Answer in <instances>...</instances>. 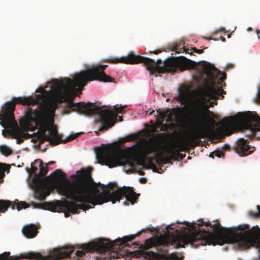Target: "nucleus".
<instances>
[{
	"instance_id": "obj_1",
	"label": "nucleus",
	"mask_w": 260,
	"mask_h": 260,
	"mask_svg": "<svg viewBox=\"0 0 260 260\" xmlns=\"http://www.w3.org/2000/svg\"><path fill=\"white\" fill-rule=\"evenodd\" d=\"M92 168L82 169L77 171L75 179L72 182L66 178V175L60 170H56L47 178L58 192L73 201H60L44 203L45 209L52 212H61L66 209L73 214L79 213L80 209L88 210L91 207L111 202L113 204L119 202L123 197L134 204L138 199L137 194L133 187L123 186L116 190V184L109 183L106 187L99 185L102 189L101 192L96 183L91 177Z\"/></svg>"
},
{
	"instance_id": "obj_2",
	"label": "nucleus",
	"mask_w": 260,
	"mask_h": 260,
	"mask_svg": "<svg viewBox=\"0 0 260 260\" xmlns=\"http://www.w3.org/2000/svg\"><path fill=\"white\" fill-rule=\"evenodd\" d=\"M213 224L210 221L198 220V223H189L184 221L183 224L192 228L194 231L190 234L179 233L171 237H165L160 240V245L168 247L174 245L176 248L184 247V245L193 244L204 245H215L220 240L229 243H238L239 247H244V224L236 227L226 228L220 225L218 220L214 221Z\"/></svg>"
},
{
	"instance_id": "obj_3",
	"label": "nucleus",
	"mask_w": 260,
	"mask_h": 260,
	"mask_svg": "<svg viewBox=\"0 0 260 260\" xmlns=\"http://www.w3.org/2000/svg\"><path fill=\"white\" fill-rule=\"evenodd\" d=\"M102 61L111 63L121 62L126 64H138L143 63L147 70L149 71L151 75L174 73L176 72L177 69L181 72L187 70L194 69L197 68L198 64L197 62L181 56L179 57L168 58L164 61V65L160 67L158 64L162 63L161 59H158L155 62L152 59L135 55L133 53L120 58H109L104 59Z\"/></svg>"
},
{
	"instance_id": "obj_4",
	"label": "nucleus",
	"mask_w": 260,
	"mask_h": 260,
	"mask_svg": "<svg viewBox=\"0 0 260 260\" xmlns=\"http://www.w3.org/2000/svg\"><path fill=\"white\" fill-rule=\"evenodd\" d=\"M108 65L96 64L90 69L75 74L73 79L67 78L63 80L53 81L52 88L60 95H66L76 87L82 88L88 81L98 80L104 82H113L114 79L104 72Z\"/></svg>"
},
{
	"instance_id": "obj_5",
	"label": "nucleus",
	"mask_w": 260,
	"mask_h": 260,
	"mask_svg": "<svg viewBox=\"0 0 260 260\" xmlns=\"http://www.w3.org/2000/svg\"><path fill=\"white\" fill-rule=\"evenodd\" d=\"M68 108L72 111L77 112L86 116L99 115L102 126L99 131L107 130L112 127L116 122L117 114L114 111L110 109H104L107 106L100 107L96 106L95 103L84 102L74 103L70 100L68 103Z\"/></svg>"
},
{
	"instance_id": "obj_6",
	"label": "nucleus",
	"mask_w": 260,
	"mask_h": 260,
	"mask_svg": "<svg viewBox=\"0 0 260 260\" xmlns=\"http://www.w3.org/2000/svg\"><path fill=\"white\" fill-rule=\"evenodd\" d=\"M205 100V98L203 97L202 99H198L192 103L189 120L190 124L197 128L191 135L192 139L194 140L206 138L209 134L206 125L208 115L213 114V113L208 109Z\"/></svg>"
},
{
	"instance_id": "obj_7",
	"label": "nucleus",
	"mask_w": 260,
	"mask_h": 260,
	"mask_svg": "<svg viewBox=\"0 0 260 260\" xmlns=\"http://www.w3.org/2000/svg\"><path fill=\"white\" fill-rule=\"evenodd\" d=\"M160 240L152 238L147 239L144 245L133 252L137 257H144L148 260H178V257L175 254H169L167 249L159 248Z\"/></svg>"
},
{
	"instance_id": "obj_8",
	"label": "nucleus",
	"mask_w": 260,
	"mask_h": 260,
	"mask_svg": "<svg viewBox=\"0 0 260 260\" xmlns=\"http://www.w3.org/2000/svg\"><path fill=\"white\" fill-rule=\"evenodd\" d=\"M48 128L46 125L42 126L37 133L33 134L35 138L31 141L34 143L38 142L39 145L44 143L45 141H48L51 145L55 146L60 143H66L74 140L82 134V133H77L70 135L66 139L62 140L61 136L58 133L55 127H50L48 129V134H46Z\"/></svg>"
},
{
	"instance_id": "obj_9",
	"label": "nucleus",
	"mask_w": 260,
	"mask_h": 260,
	"mask_svg": "<svg viewBox=\"0 0 260 260\" xmlns=\"http://www.w3.org/2000/svg\"><path fill=\"white\" fill-rule=\"evenodd\" d=\"M107 151V148H98L96 156L98 163L112 168L122 165L123 162L127 161L126 155L121 151H113L110 153Z\"/></svg>"
},
{
	"instance_id": "obj_10",
	"label": "nucleus",
	"mask_w": 260,
	"mask_h": 260,
	"mask_svg": "<svg viewBox=\"0 0 260 260\" xmlns=\"http://www.w3.org/2000/svg\"><path fill=\"white\" fill-rule=\"evenodd\" d=\"M28 99H23V98H15L13 101L8 103L3 110V114L1 116V125L4 128H11L15 125L14 111L15 109L16 104H21L25 105L28 103Z\"/></svg>"
},
{
	"instance_id": "obj_11",
	"label": "nucleus",
	"mask_w": 260,
	"mask_h": 260,
	"mask_svg": "<svg viewBox=\"0 0 260 260\" xmlns=\"http://www.w3.org/2000/svg\"><path fill=\"white\" fill-rule=\"evenodd\" d=\"M20 125L22 128H20L17 125V122H15V125L11 127L10 133L13 138L22 137L24 139H28L35 138L33 134L30 135L25 133L29 131H34L35 126H30V121L28 119L20 121Z\"/></svg>"
},
{
	"instance_id": "obj_12",
	"label": "nucleus",
	"mask_w": 260,
	"mask_h": 260,
	"mask_svg": "<svg viewBox=\"0 0 260 260\" xmlns=\"http://www.w3.org/2000/svg\"><path fill=\"white\" fill-rule=\"evenodd\" d=\"M221 123L224 128L231 129L232 132L236 130L243 131L244 112L238 113L234 116L224 118Z\"/></svg>"
},
{
	"instance_id": "obj_13",
	"label": "nucleus",
	"mask_w": 260,
	"mask_h": 260,
	"mask_svg": "<svg viewBox=\"0 0 260 260\" xmlns=\"http://www.w3.org/2000/svg\"><path fill=\"white\" fill-rule=\"evenodd\" d=\"M247 129L251 133L260 131V116L256 112L245 111V133Z\"/></svg>"
},
{
	"instance_id": "obj_14",
	"label": "nucleus",
	"mask_w": 260,
	"mask_h": 260,
	"mask_svg": "<svg viewBox=\"0 0 260 260\" xmlns=\"http://www.w3.org/2000/svg\"><path fill=\"white\" fill-rule=\"evenodd\" d=\"M203 95L209 99L215 100V101L213 102L215 105L217 104L216 100L218 99L217 96H221V99H222L224 96L223 94H226V91H224L221 86H207L203 91Z\"/></svg>"
},
{
	"instance_id": "obj_15",
	"label": "nucleus",
	"mask_w": 260,
	"mask_h": 260,
	"mask_svg": "<svg viewBox=\"0 0 260 260\" xmlns=\"http://www.w3.org/2000/svg\"><path fill=\"white\" fill-rule=\"evenodd\" d=\"M200 62L202 63V66L204 71L208 75H211L213 72H215L218 74H221V77L220 78L219 80L220 82H223L226 79V74L224 73H221L220 71L217 70L213 65L205 61H202L199 62H197L199 64ZM198 64H197L198 66Z\"/></svg>"
},
{
	"instance_id": "obj_16",
	"label": "nucleus",
	"mask_w": 260,
	"mask_h": 260,
	"mask_svg": "<svg viewBox=\"0 0 260 260\" xmlns=\"http://www.w3.org/2000/svg\"><path fill=\"white\" fill-rule=\"evenodd\" d=\"M38 228L39 226L34 224H29L23 228L22 232L27 238L31 239L35 238L37 235Z\"/></svg>"
},
{
	"instance_id": "obj_17",
	"label": "nucleus",
	"mask_w": 260,
	"mask_h": 260,
	"mask_svg": "<svg viewBox=\"0 0 260 260\" xmlns=\"http://www.w3.org/2000/svg\"><path fill=\"white\" fill-rule=\"evenodd\" d=\"M139 165L142 166L143 168L149 169L153 168V170L154 172L156 171V168L153 163V158L149 157L145 159L144 157L140 160L138 162Z\"/></svg>"
},
{
	"instance_id": "obj_18",
	"label": "nucleus",
	"mask_w": 260,
	"mask_h": 260,
	"mask_svg": "<svg viewBox=\"0 0 260 260\" xmlns=\"http://www.w3.org/2000/svg\"><path fill=\"white\" fill-rule=\"evenodd\" d=\"M157 113H158L159 116L161 119H164L166 118V122H171L173 121L174 113L170 109H168L164 111H161V110L159 109L157 110Z\"/></svg>"
},
{
	"instance_id": "obj_19",
	"label": "nucleus",
	"mask_w": 260,
	"mask_h": 260,
	"mask_svg": "<svg viewBox=\"0 0 260 260\" xmlns=\"http://www.w3.org/2000/svg\"><path fill=\"white\" fill-rule=\"evenodd\" d=\"M44 98L45 95H44V93L37 94L36 95V97L34 98L31 97L23 98V99H29V100L27 101L28 103L26 104L25 105H34L39 104L42 102Z\"/></svg>"
},
{
	"instance_id": "obj_20",
	"label": "nucleus",
	"mask_w": 260,
	"mask_h": 260,
	"mask_svg": "<svg viewBox=\"0 0 260 260\" xmlns=\"http://www.w3.org/2000/svg\"><path fill=\"white\" fill-rule=\"evenodd\" d=\"M234 149L240 156H244V138H240L235 143Z\"/></svg>"
},
{
	"instance_id": "obj_21",
	"label": "nucleus",
	"mask_w": 260,
	"mask_h": 260,
	"mask_svg": "<svg viewBox=\"0 0 260 260\" xmlns=\"http://www.w3.org/2000/svg\"><path fill=\"white\" fill-rule=\"evenodd\" d=\"M168 153L169 154H171V157L173 158V160H177V158H180V159H182L185 157V154H182L178 152V151H176L174 150L173 149H169L168 150Z\"/></svg>"
},
{
	"instance_id": "obj_22",
	"label": "nucleus",
	"mask_w": 260,
	"mask_h": 260,
	"mask_svg": "<svg viewBox=\"0 0 260 260\" xmlns=\"http://www.w3.org/2000/svg\"><path fill=\"white\" fill-rule=\"evenodd\" d=\"M11 205V202L10 201L0 200V213L5 212Z\"/></svg>"
},
{
	"instance_id": "obj_23",
	"label": "nucleus",
	"mask_w": 260,
	"mask_h": 260,
	"mask_svg": "<svg viewBox=\"0 0 260 260\" xmlns=\"http://www.w3.org/2000/svg\"><path fill=\"white\" fill-rule=\"evenodd\" d=\"M35 163L40 162L39 167H40V175L41 176H44L46 175L48 171V168L47 166L44 167L43 166V161L41 159H36L35 161Z\"/></svg>"
},
{
	"instance_id": "obj_24",
	"label": "nucleus",
	"mask_w": 260,
	"mask_h": 260,
	"mask_svg": "<svg viewBox=\"0 0 260 260\" xmlns=\"http://www.w3.org/2000/svg\"><path fill=\"white\" fill-rule=\"evenodd\" d=\"M256 209H257V211L255 212H254L252 211H248V212L247 213L248 216L249 217L254 218V219L260 218V206L257 205Z\"/></svg>"
},
{
	"instance_id": "obj_25",
	"label": "nucleus",
	"mask_w": 260,
	"mask_h": 260,
	"mask_svg": "<svg viewBox=\"0 0 260 260\" xmlns=\"http://www.w3.org/2000/svg\"><path fill=\"white\" fill-rule=\"evenodd\" d=\"M189 142V139L188 138H185L181 142L178 144L177 147L180 150H184L187 148Z\"/></svg>"
},
{
	"instance_id": "obj_26",
	"label": "nucleus",
	"mask_w": 260,
	"mask_h": 260,
	"mask_svg": "<svg viewBox=\"0 0 260 260\" xmlns=\"http://www.w3.org/2000/svg\"><path fill=\"white\" fill-rule=\"evenodd\" d=\"M37 193L39 196V198L41 200H44L47 196L50 194V192L43 188H40L37 191Z\"/></svg>"
},
{
	"instance_id": "obj_27",
	"label": "nucleus",
	"mask_w": 260,
	"mask_h": 260,
	"mask_svg": "<svg viewBox=\"0 0 260 260\" xmlns=\"http://www.w3.org/2000/svg\"><path fill=\"white\" fill-rule=\"evenodd\" d=\"M255 150L254 147H251L247 143V140H245V156L251 154Z\"/></svg>"
},
{
	"instance_id": "obj_28",
	"label": "nucleus",
	"mask_w": 260,
	"mask_h": 260,
	"mask_svg": "<svg viewBox=\"0 0 260 260\" xmlns=\"http://www.w3.org/2000/svg\"><path fill=\"white\" fill-rule=\"evenodd\" d=\"M0 151L2 154L6 156L10 155L12 153V150L8 147L5 145L0 146Z\"/></svg>"
},
{
	"instance_id": "obj_29",
	"label": "nucleus",
	"mask_w": 260,
	"mask_h": 260,
	"mask_svg": "<svg viewBox=\"0 0 260 260\" xmlns=\"http://www.w3.org/2000/svg\"><path fill=\"white\" fill-rule=\"evenodd\" d=\"M29 205L25 202L20 201L17 204V209L20 211L22 209H25L29 207Z\"/></svg>"
},
{
	"instance_id": "obj_30",
	"label": "nucleus",
	"mask_w": 260,
	"mask_h": 260,
	"mask_svg": "<svg viewBox=\"0 0 260 260\" xmlns=\"http://www.w3.org/2000/svg\"><path fill=\"white\" fill-rule=\"evenodd\" d=\"M171 50L172 51H175L177 53H181L184 51L186 52V49L185 48L184 46H183L182 47H180L178 45H174Z\"/></svg>"
},
{
	"instance_id": "obj_31",
	"label": "nucleus",
	"mask_w": 260,
	"mask_h": 260,
	"mask_svg": "<svg viewBox=\"0 0 260 260\" xmlns=\"http://www.w3.org/2000/svg\"><path fill=\"white\" fill-rule=\"evenodd\" d=\"M162 160V155L161 154H157L155 158V161L158 166H162L164 164Z\"/></svg>"
},
{
	"instance_id": "obj_32",
	"label": "nucleus",
	"mask_w": 260,
	"mask_h": 260,
	"mask_svg": "<svg viewBox=\"0 0 260 260\" xmlns=\"http://www.w3.org/2000/svg\"><path fill=\"white\" fill-rule=\"evenodd\" d=\"M124 108L125 107L122 106L119 107H117L116 106H114L113 107V109L116 112V113H122Z\"/></svg>"
},
{
	"instance_id": "obj_33",
	"label": "nucleus",
	"mask_w": 260,
	"mask_h": 260,
	"mask_svg": "<svg viewBox=\"0 0 260 260\" xmlns=\"http://www.w3.org/2000/svg\"><path fill=\"white\" fill-rule=\"evenodd\" d=\"M136 137L134 135H129L124 138V142H131L135 139Z\"/></svg>"
},
{
	"instance_id": "obj_34",
	"label": "nucleus",
	"mask_w": 260,
	"mask_h": 260,
	"mask_svg": "<svg viewBox=\"0 0 260 260\" xmlns=\"http://www.w3.org/2000/svg\"><path fill=\"white\" fill-rule=\"evenodd\" d=\"M162 161L164 164H168L170 162V160L173 159V158L171 157V154L169 156H168L167 157H164L162 156Z\"/></svg>"
},
{
	"instance_id": "obj_35",
	"label": "nucleus",
	"mask_w": 260,
	"mask_h": 260,
	"mask_svg": "<svg viewBox=\"0 0 260 260\" xmlns=\"http://www.w3.org/2000/svg\"><path fill=\"white\" fill-rule=\"evenodd\" d=\"M191 50L193 52H194L196 53H199V54H201V53H203V49H197L195 47L191 48Z\"/></svg>"
},
{
	"instance_id": "obj_36",
	"label": "nucleus",
	"mask_w": 260,
	"mask_h": 260,
	"mask_svg": "<svg viewBox=\"0 0 260 260\" xmlns=\"http://www.w3.org/2000/svg\"><path fill=\"white\" fill-rule=\"evenodd\" d=\"M17 139V143L20 144L23 142L24 139L22 137H18L17 138H14Z\"/></svg>"
},
{
	"instance_id": "obj_37",
	"label": "nucleus",
	"mask_w": 260,
	"mask_h": 260,
	"mask_svg": "<svg viewBox=\"0 0 260 260\" xmlns=\"http://www.w3.org/2000/svg\"><path fill=\"white\" fill-rule=\"evenodd\" d=\"M162 50L161 49H157L153 51H150V53H154L155 54H158L162 52Z\"/></svg>"
},
{
	"instance_id": "obj_38",
	"label": "nucleus",
	"mask_w": 260,
	"mask_h": 260,
	"mask_svg": "<svg viewBox=\"0 0 260 260\" xmlns=\"http://www.w3.org/2000/svg\"><path fill=\"white\" fill-rule=\"evenodd\" d=\"M38 169L37 167H32V165H31V172H28L29 173H31V174H34V173H35L37 171ZM27 171L28 172H29L28 171V170H27Z\"/></svg>"
},
{
	"instance_id": "obj_39",
	"label": "nucleus",
	"mask_w": 260,
	"mask_h": 260,
	"mask_svg": "<svg viewBox=\"0 0 260 260\" xmlns=\"http://www.w3.org/2000/svg\"><path fill=\"white\" fill-rule=\"evenodd\" d=\"M214 154H215V155L216 156L218 157H220L222 155V153L221 151H215L213 152Z\"/></svg>"
},
{
	"instance_id": "obj_40",
	"label": "nucleus",
	"mask_w": 260,
	"mask_h": 260,
	"mask_svg": "<svg viewBox=\"0 0 260 260\" xmlns=\"http://www.w3.org/2000/svg\"><path fill=\"white\" fill-rule=\"evenodd\" d=\"M36 92H41V93H44L46 92V91L43 88H39L36 90Z\"/></svg>"
},
{
	"instance_id": "obj_41",
	"label": "nucleus",
	"mask_w": 260,
	"mask_h": 260,
	"mask_svg": "<svg viewBox=\"0 0 260 260\" xmlns=\"http://www.w3.org/2000/svg\"><path fill=\"white\" fill-rule=\"evenodd\" d=\"M154 149L152 147H150L146 150V153L149 154L151 152L153 151Z\"/></svg>"
},
{
	"instance_id": "obj_42",
	"label": "nucleus",
	"mask_w": 260,
	"mask_h": 260,
	"mask_svg": "<svg viewBox=\"0 0 260 260\" xmlns=\"http://www.w3.org/2000/svg\"><path fill=\"white\" fill-rule=\"evenodd\" d=\"M253 136H258V133H259V136H258V137L260 138V131H257V132H255L254 133H251Z\"/></svg>"
},
{
	"instance_id": "obj_43",
	"label": "nucleus",
	"mask_w": 260,
	"mask_h": 260,
	"mask_svg": "<svg viewBox=\"0 0 260 260\" xmlns=\"http://www.w3.org/2000/svg\"><path fill=\"white\" fill-rule=\"evenodd\" d=\"M256 35H257V38L258 39H259L260 37L259 36V34H260V30L256 29Z\"/></svg>"
},
{
	"instance_id": "obj_44",
	"label": "nucleus",
	"mask_w": 260,
	"mask_h": 260,
	"mask_svg": "<svg viewBox=\"0 0 260 260\" xmlns=\"http://www.w3.org/2000/svg\"><path fill=\"white\" fill-rule=\"evenodd\" d=\"M55 163V161H50L48 162L47 164H46V166H47V165H51L54 164Z\"/></svg>"
},
{
	"instance_id": "obj_45",
	"label": "nucleus",
	"mask_w": 260,
	"mask_h": 260,
	"mask_svg": "<svg viewBox=\"0 0 260 260\" xmlns=\"http://www.w3.org/2000/svg\"><path fill=\"white\" fill-rule=\"evenodd\" d=\"M257 101L260 102V89L258 91V94H257Z\"/></svg>"
},
{
	"instance_id": "obj_46",
	"label": "nucleus",
	"mask_w": 260,
	"mask_h": 260,
	"mask_svg": "<svg viewBox=\"0 0 260 260\" xmlns=\"http://www.w3.org/2000/svg\"><path fill=\"white\" fill-rule=\"evenodd\" d=\"M141 180H142V182L144 183L146 181V179L145 178H141Z\"/></svg>"
},
{
	"instance_id": "obj_47",
	"label": "nucleus",
	"mask_w": 260,
	"mask_h": 260,
	"mask_svg": "<svg viewBox=\"0 0 260 260\" xmlns=\"http://www.w3.org/2000/svg\"><path fill=\"white\" fill-rule=\"evenodd\" d=\"M173 224H170V225H169L168 226H167V230H169V229H172V228H171V226Z\"/></svg>"
},
{
	"instance_id": "obj_48",
	"label": "nucleus",
	"mask_w": 260,
	"mask_h": 260,
	"mask_svg": "<svg viewBox=\"0 0 260 260\" xmlns=\"http://www.w3.org/2000/svg\"><path fill=\"white\" fill-rule=\"evenodd\" d=\"M139 174L140 175H144V172L141 171L140 172Z\"/></svg>"
},
{
	"instance_id": "obj_49",
	"label": "nucleus",
	"mask_w": 260,
	"mask_h": 260,
	"mask_svg": "<svg viewBox=\"0 0 260 260\" xmlns=\"http://www.w3.org/2000/svg\"><path fill=\"white\" fill-rule=\"evenodd\" d=\"M218 84H220V85H221L222 86H225V83L224 82H223V84H222V83H221L220 82H218Z\"/></svg>"
},
{
	"instance_id": "obj_50",
	"label": "nucleus",
	"mask_w": 260,
	"mask_h": 260,
	"mask_svg": "<svg viewBox=\"0 0 260 260\" xmlns=\"http://www.w3.org/2000/svg\"><path fill=\"white\" fill-rule=\"evenodd\" d=\"M65 217H67L69 216V214L68 213H64Z\"/></svg>"
},
{
	"instance_id": "obj_51",
	"label": "nucleus",
	"mask_w": 260,
	"mask_h": 260,
	"mask_svg": "<svg viewBox=\"0 0 260 260\" xmlns=\"http://www.w3.org/2000/svg\"><path fill=\"white\" fill-rule=\"evenodd\" d=\"M119 121H122V117H119Z\"/></svg>"
},
{
	"instance_id": "obj_52",
	"label": "nucleus",
	"mask_w": 260,
	"mask_h": 260,
	"mask_svg": "<svg viewBox=\"0 0 260 260\" xmlns=\"http://www.w3.org/2000/svg\"><path fill=\"white\" fill-rule=\"evenodd\" d=\"M213 154H214L213 153H211V154H210L209 156H210V157H212V158H213Z\"/></svg>"
},
{
	"instance_id": "obj_53",
	"label": "nucleus",
	"mask_w": 260,
	"mask_h": 260,
	"mask_svg": "<svg viewBox=\"0 0 260 260\" xmlns=\"http://www.w3.org/2000/svg\"><path fill=\"white\" fill-rule=\"evenodd\" d=\"M205 39H206V40H210L212 39V38H209V39H208L207 38H205Z\"/></svg>"
},
{
	"instance_id": "obj_54",
	"label": "nucleus",
	"mask_w": 260,
	"mask_h": 260,
	"mask_svg": "<svg viewBox=\"0 0 260 260\" xmlns=\"http://www.w3.org/2000/svg\"><path fill=\"white\" fill-rule=\"evenodd\" d=\"M247 30H251V27H248L247 29Z\"/></svg>"
},
{
	"instance_id": "obj_55",
	"label": "nucleus",
	"mask_w": 260,
	"mask_h": 260,
	"mask_svg": "<svg viewBox=\"0 0 260 260\" xmlns=\"http://www.w3.org/2000/svg\"><path fill=\"white\" fill-rule=\"evenodd\" d=\"M115 254H116V255H117V253H114V255H115ZM113 257H115V255H113Z\"/></svg>"
},
{
	"instance_id": "obj_56",
	"label": "nucleus",
	"mask_w": 260,
	"mask_h": 260,
	"mask_svg": "<svg viewBox=\"0 0 260 260\" xmlns=\"http://www.w3.org/2000/svg\"><path fill=\"white\" fill-rule=\"evenodd\" d=\"M12 208L13 209H15V207H14V205H13V206L12 207Z\"/></svg>"
},
{
	"instance_id": "obj_57",
	"label": "nucleus",
	"mask_w": 260,
	"mask_h": 260,
	"mask_svg": "<svg viewBox=\"0 0 260 260\" xmlns=\"http://www.w3.org/2000/svg\"><path fill=\"white\" fill-rule=\"evenodd\" d=\"M222 41H225V39H224V38H223V39H222Z\"/></svg>"
},
{
	"instance_id": "obj_58",
	"label": "nucleus",
	"mask_w": 260,
	"mask_h": 260,
	"mask_svg": "<svg viewBox=\"0 0 260 260\" xmlns=\"http://www.w3.org/2000/svg\"><path fill=\"white\" fill-rule=\"evenodd\" d=\"M1 173H2V172H0V174H1Z\"/></svg>"
}]
</instances>
